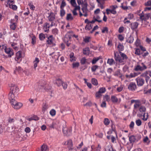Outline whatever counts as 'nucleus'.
I'll return each instance as SVG.
<instances>
[{"label": "nucleus", "mask_w": 151, "mask_h": 151, "mask_svg": "<svg viewBox=\"0 0 151 151\" xmlns=\"http://www.w3.org/2000/svg\"><path fill=\"white\" fill-rule=\"evenodd\" d=\"M88 4L86 2H85L82 6L81 10L82 11L83 13H82L80 11L79 12V16L80 17H81L83 16L85 17H87L88 15V10L87 9Z\"/></svg>", "instance_id": "f257e3e1"}, {"label": "nucleus", "mask_w": 151, "mask_h": 151, "mask_svg": "<svg viewBox=\"0 0 151 151\" xmlns=\"http://www.w3.org/2000/svg\"><path fill=\"white\" fill-rule=\"evenodd\" d=\"M47 40L46 41L47 44L50 46H54L55 45L54 42L55 38L53 37V35H51L47 37Z\"/></svg>", "instance_id": "f03ea898"}, {"label": "nucleus", "mask_w": 151, "mask_h": 151, "mask_svg": "<svg viewBox=\"0 0 151 151\" xmlns=\"http://www.w3.org/2000/svg\"><path fill=\"white\" fill-rule=\"evenodd\" d=\"M147 68V67L146 65L143 63H141L140 64L137 65L135 66L134 70L135 71H142Z\"/></svg>", "instance_id": "7ed1b4c3"}, {"label": "nucleus", "mask_w": 151, "mask_h": 151, "mask_svg": "<svg viewBox=\"0 0 151 151\" xmlns=\"http://www.w3.org/2000/svg\"><path fill=\"white\" fill-rule=\"evenodd\" d=\"M71 129L68 128L65 125L63 127V132L64 135L69 136L71 134Z\"/></svg>", "instance_id": "20e7f679"}, {"label": "nucleus", "mask_w": 151, "mask_h": 151, "mask_svg": "<svg viewBox=\"0 0 151 151\" xmlns=\"http://www.w3.org/2000/svg\"><path fill=\"white\" fill-rule=\"evenodd\" d=\"M4 51L6 53L8 54V57L9 58L11 57L12 56L14 55L13 50L11 48H7V47H5Z\"/></svg>", "instance_id": "39448f33"}, {"label": "nucleus", "mask_w": 151, "mask_h": 151, "mask_svg": "<svg viewBox=\"0 0 151 151\" xmlns=\"http://www.w3.org/2000/svg\"><path fill=\"white\" fill-rule=\"evenodd\" d=\"M64 145H67L68 150H72L73 149V144L72 140L70 139L67 140V142H65L63 144Z\"/></svg>", "instance_id": "423d86ee"}, {"label": "nucleus", "mask_w": 151, "mask_h": 151, "mask_svg": "<svg viewBox=\"0 0 151 151\" xmlns=\"http://www.w3.org/2000/svg\"><path fill=\"white\" fill-rule=\"evenodd\" d=\"M11 104L12 105V107L16 109H19L22 107L23 105L22 103L17 102L16 101L11 103Z\"/></svg>", "instance_id": "0eeeda50"}, {"label": "nucleus", "mask_w": 151, "mask_h": 151, "mask_svg": "<svg viewBox=\"0 0 151 151\" xmlns=\"http://www.w3.org/2000/svg\"><path fill=\"white\" fill-rule=\"evenodd\" d=\"M47 17L49 21L52 22L55 19V16L54 13L50 12L47 14Z\"/></svg>", "instance_id": "6e6552de"}, {"label": "nucleus", "mask_w": 151, "mask_h": 151, "mask_svg": "<svg viewBox=\"0 0 151 151\" xmlns=\"http://www.w3.org/2000/svg\"><path fill=\"white\" fill-rule=\"evenodd\" d=\"M137 85L138 86H142L145 83V80L140 77H138L136 79Z\"/></svg>", "instance_id": "1a4fd4ad"}, {"label": "nucleus", "mask_w": 151, "mask_h": 151, "mask_svg": "<svg viewBox=\"0 0 151 151\" xmlns=\"http://www.w3.org/2000/svg\"><path fill=\"white\" fill-rule=\"evenodd\" d=\"M114 59L116 61H118L119 63H122V60L121 56L119 55V53L116 51H114Z\"/></svg>", "instance_id": "9d476101"}, {"label": "nucleus", "mask_w": 151, "mask_h": 151, "mask_svg": "<svg viewBox=\"0 0 151 151\" xmlns=\"http://www.w3.org/2000/svg\"><path fill=\"white\" fill-rule=\"evenodd\" d=\"M137 88V86L134 82H131L128 86V88L131 91L135 90Z\"/></svg>", "instance_id": "9b49d317"}, {"label": "nucleus", "mask_w": 151, "mask_h": 151, "mask_svg": "<svg viewBox=\"0 0 151 151\" xmlns=\"http://www.w3.org/2000/svg\"><path fill=\"white\" fill-rule=\"evenodd\" d=\"M22 53L21 51H19L16 54L15 60L17 63H19L22 60Z\"/></svg>", "instance_id": "f8f14e48"}, {"label": "nucleus", "mask_w": 151, "mask_h": 151, "mask_svg": "<svg viewBox=\"0 0 151 151\" xmlns=\"http://www.w3.org/2000/svg\"><path fill=\"white\" fill-rule=\"evenodd\" d=\"M10 27L12 30H15L17 27V22L14 19H11L10 21Z\"/></svg>", "instance_id": "ddd939ff"}, {"label": "nucleus", "mask_w": 151, "mask_h": 151, "mask_svg": "<svg viewBox=\"0 0 151 151\" xmlns=\"http://www.w3.org/2000/svg\"><path fill=\"white\" fill-rule=\"evenodd\" d=\"M73 7L75 8L72 10V13L73 16L74 17L78 15V13L76 12L77 10H78L79 12H80L81 7L79 5L77 6V5Z\"/></svg>", "instance_id": "4468645a"}, {"label": "nucleus", "mask_w": 151, "mask_h": 151, "mask_svg": "<svg viewBox=\"0 0 151 151\" xmlns=\"http://www.w3.org/2000/svg\"><path fill=\"white\" fill-rule=\"evenodd\" d=\"M149 76V70L145 71L141 75V76L144 77L145 78V81L147 82L150 79V77Z\"/></svg>", "instance_id": "2eb2a0df"}, {"label": "nucleus", "mask_w": 151, "mask_h": 151, "mask_svg": "<svg viewBox=\"0 0 151 151\" xmlns=\"http://www.w3.org/2000/svg\"><path fill=\"white\" fill-rule=\"evenodd\" d=\"M129 140L130 143H133L135 142L138 141V139L136 136L133 135H130L129 136Z\"/></svg>", "instance_id": "dca6fc26"}, {"label": "nucleus", "mask_w": 151, "mask_h": 151, "mask_svg": "<svg viewBox=\"0 0 151 151\" xmlns=\"http://www.w3.org/2000/svg\"><path fill=\"white\" fill-rule=\"evenodd\" d=\"M50 28V24L49 23H45L43 24V29L45 32H48Z\"/></svg>", "instance_id": "f3484780"}, {"label": "nucleus", "mask_w": 151, "mask_h": 151, "mask_svg": "<svg viewBox=\"0 0 151 151\" xmlns=\"http://www.w3.org/2000/svg\"><path fill=\"white\" fill-rule=\"evenodd\" d=\"M11 93H17L19 91V88L16 86H13L10 88Z\"/></svg>", "instance_id": "a211bd4d"}, {"label": "nucleus", "mask_w": 151, "mask_h": 151, "mask_svg": "<svg viewBox=\"0 0 151 151\" xmlns=\"http://www.w3.org/2000/svg\"><path fill=\"white\" fill-rule=\"evenodd\" d=\"M14 93H11L9 94V99L10 100L11 103L15 101Z\"/></svg>", "instance_id": "6ab92c4d"}, {"label": "nucleus", "mask_w": 151, "mask_h": 151, "mask_svg": "<svg viewBox=\"0 0 151 151\" xmlns=\"http://www.w3.org/2000/svg\"><path fill=\"white\" fill-rule=\"evenodd\" d=\"M138 75V74L137 73L134 72V73H131L129 75H126V77L128 78H131L134 77Z\"/></svg>", "instance_id": "aec40b11"}, {"label": "nucleus", "mask_w": 151, "mask_h": 151, "mask_svg": "<svg viewBox=\"0 0 151 151\" xmlns=\"http://www.w3.org/2000/svg\"><path fill=\"white\" fill-rule=\"evenodd\" d=\"M44 88L45 90H48L51 89V87L49 86L48 84H46L44 86L41 85L40 86V88L42 89Z\"/></svg>", "instance_id": "412c9836"}, {"label": "nucleus", "mask_w": 151, "mask_h": 151, "mask_svg": "<svg viewBox=\"0 0 151 151\" xmlns=\"http://www.w3.org/2000/svg\"><path fill=\"white\" fill-rule=\"evenodd\" d=\"M90 50L88 47H86L83 49V54L86 55H88L89 54Z\"/></svg>", "instance_id": "4be33fe9"}, {"label": "nucleus", "mask_w": 151, "mask_h": 151, "mask_svg": "<svg viewBox=\"0 0 151 151\" xmlns=\"http://www.w3.org/2000/svg\"><path fill=\"white\" fill-rule=\"evenodd\" d=\"M114 75L115 76L118 77L120 78H122V74L121 73L119 69H118L114 73Z\"/></svg>", "instance_id": "5701e85b"}, {"label": "nucleus", "mask_w": 151, "mask_h": 151, "mask_svg": "<svg viewBox=\"0 0 151 151\" xmlns=\"http://www.w3.org/2000/svg\"><path fill=\"white\" fill-rule=\"evenodd\" d=\"M40 62V60L39 58H36L35 59V60L33 62L34 68L36 69V68L37 66V64L39 63Z\"/></svg>", "instance_id": "b1692460"}, {"label": "nucleus", "mask_w": 151, "mask_h": 151, "mask_svg": "<svg viewBox=\"0 0 151 151\" xmlns=\"http://www.w3.org/2000/svg\"><path fill=\"white\" fill-rule=\"evenodd\" d=\"M139 24L137 22H134L132 23L131 24V28L132 29L134 30L137 28Z\"/></svg>", "instance_id": "393cba45"}, {"label": "nucleus", "mask_w": 151, "mask_h": 151, "mask_svg": "<svg viewBox=\"0 0 151 151\" xmlns=\"http://www.w3.org/2000/svg\"><path fill=\"white\" fill-rule=\"evenodd\" d=\"M107 63L110 65H112L115 64V62L113 58H109L107 60Z\"/></svg>", "instance_id": "a878e982"}, {"label": "nucleus", "mask_w": 151, "mask_h": 151, "mask_svg": "<svg viewBox=\"0 0 151 151\" xmlns=\"http://www.w3.org/2000/svg\"><path fill=\"white\" fill-rule=\"evenodd\" d=\"M74 17L71 13L67 14L66 17V19L68 21H72Z\"/></svg>", "instance_id": "bb28decb"}, {"label": "nucleus", "mask_w": 151, "mask_h": 151, "mask_svg": "<svg viewBox=\"0 0 151 151\" xmlns=\"http://www.w3.org/2000/svg\"><path fill=\"white\" fill-rule=\"evenodd\" d=\"M62 82H63L61 79L60 78H58L55 80L54 83L55 84H56L58 86H59L61 85Z\"/></svg>", "instance_id": "cd10ccee"}, {"label": "nucleus", "mask_w": 151, "mask_h": 151, "mask_svg": "<svg viewBox=\"0 0 151 151\" xmlns=\"http://www.w3.org/2000/svg\"><path fill=\"white\" fill-rule=\"evenodd\" d=\"M139 111L141 114L145 113L146 108L144 106H141L139 107Z\"/></svg>", "instance_id": "c85d7f7f"}, {"label": "nucleus", "mask_w": 151, "mask_h": 151, "mask_svg": "<svg viewBox=\"0 0 151 151\" xmlns=\"http://www.w3.org/2000/svg\"><path fill=\"white\" fill-rule=\"evenodd\" d=\"M119 53L121 56L122 58V62L125 60H126L128 58L126 55L124 53L122 52H119Z\"/></svg>", "instance_id": "c756f323"}, {"label": "nucleus", "mask_w": 151, "mask_h": 151, "mask_svg": "<svg viewBox=\"0 0 151 151\" xmlns=\"http://www.w3.org/2000/svg\"><path fill=\"white\" fill-rule=\"evenodd\" d=\"M69 56L70 58V60L71 62L76 60V58L74 56V54L73 52H71Z\"/></svg>", "instance_id": "7c9ffc66"}, {"label": "nucleus", "mask_w": 151, "mask_h": 151, "mask_svg": "<svg viewBox=\"0 0 151 151\" xmlns=\"http://www.w3.org/2000/svg\"><path fill=\"white\" fill-rule=\"evenodd\" d=\"M134 41V37L131 36H130L126 40V42L130 44H131L133 43Z\"/></svg>", "instance_id": "2f4dec72"}, {"label": "nucleus", "mask_w": 151, "mask_h": 151, "mask_svg": "<svg viewBox=\"0 0 151 151\" xmlns=\"http://www.w3.org/2000/svg\"><path fill=\"white\" fill-rule=\"evenodd\" d=\"M48 148L47 146L45 145H42L41 147V151H48Z\"/></svg>", "instance_id": "473e14b6"}, {"label": "nucleus", "mask_w": 151, "mask_h": 151, "mask_svg": "<svg viewBox=\"0 0 151 151\" xmlns=\"http://www.w3.org/2000/svg\"><path fill=\"white\" fill-rule=\"evenodd\" d=\"M87 60L85 57L82 58L80 60L81 64V65H84L86 63L89 64V63H88Z\"/></svg>", "instance_id": "72a5a7b5"}, {"label": "nucleus", "mask_w": 151, "mask_h": 151, "mask_svg": "<svg viewBox=\"0 0 151 151\" xmlns=\"http://www.w3.org/2000/svg\"><path fill=\"white\" fill-rule=\"evenodd\" d=\"M15 1L14 0H7V3L9 6V8L11 6L15 3Z\"/></svg>", "instance_id": "f704fd0d"}, {"label": "nucleus", "mask_w": 151, "mask_h": 151, "mask_svg": "<svg viewBox=\"0 0 151 151\" xmlns=\"http://www.w3.org/2000/svg\"><path fill=\"white\" fill-rule=\"evenodd\" d=\"M117 48L119 51L120 52L124 50V46L123 45L119 43L117 46Z\"/></svg>", "instance_id": "c9c22d12"}, {"label": "nucleus", "mask_w": 151, "mask_h": 151, "mask_svg": "<svg viewBox=\"0 0 151 151\" xmlns=\"http://www.w3.org/2000/svg\"><path fill=\"white\" fill-rule=\"evenodd\" d=\"M91 37L89 36H86L83 38V41L86 43L89 42L91 41Z\"/></svg>", "instance_id": "e433bc0d"}, {"label": "nucleus", "mask_w": 151, "mask_h": 151, "mask_svg": "<svg viewBox=\"0 0 151 151\" xmlns=\"http://www.w3.org/2000/svg\"><path fill=\"white\" fill-rule=\"evenodd\" d=\"M139 18L142 21L144 20L145 21V19H144L146 17L145 16V14H144L143 12H142V13L139 14Z\"/></svg>", "instance_id": "4c0bfd02"}, {"label": "nucleus", "mask_w": 151, "mask_h": 151, "mask_svg": "<svg viewBox=\"0 0 151 151\" xmlns=\"http://www.w3.org/2000/svg\"><path fill=\"white\" fill-rule=\"evenodd\" d=\"M45 35L42 33H41L39 35V39L41 41L44 40L45 39Z\"/></svg>", "instance_id": "58836bf2"}, {"label": "nucleus", "mask_w": 151, "mask_h": 151, "mask_svg": "<svg viewBox=\"0 0 151 151\" xmlns=\"http://www.w3.org/2000/svg\"><path fill=\"white\" fill-rule=\"evenodd\" d=\"M111 100L114 103H116L118 101V99L114 96H111Z\"/></svg>", "instance_id": "ea45409f"}, {"label": "nucleus", "mask_w": 151, "mask_h": 151, "mask_svg": "<svg viewBox=\"0 0 151 151\" xmlns=\"http://www.w3.org/2000/svg\"><path fill=\"white\" fill-rule=\"evenodd\" d=\"M106 151H116L115 149H114L110 145H108L106 149Z\"/></svg>", "instance_id": "a19ab883"}, {"label": "nucleus", "mask_w": 151, "mask_h": 151, "mask_svg": "<svg viewBox=\"0 0 151 151\" xmlns=\"http://www.w3.org/2000/svg\"><path fill=\"white\" fill-rule=\"evenodd\" d=\"M145 113H143L141 114V115H142V116L143 117V118H142V120H143L144 121H147V119H148L149 117V115L148 114V113H147V115H146V117H145Z\"/></svg>", "instance_id": "79ce46f5"}, {"label": "nucleus", "mask_w": 151, "mask_h": 151, "mask_svg": "<svg viewBox=\"0 0 151 151\" xmlns=\"http://www.w3.org/2000/svg\"><path fill=\"white\" fill-rule=\"evenodd\" d=\"M28 5L29 6L31 9L32 10H34L35 9V6L33 5L32 2L31 1L29 2L28 4Z\"/></svg>", "instance_id": "37998d69"}, {"label": "nucleus", "mask_w": 151, "mask_h": 151, "mask_svg": "<svg viewBox=\"0 0 151 151\" xmlns=\"http://www.w3.org/2000/svg\"><path fill=\"white\" fill-rule=\"evenodd\" d=\"M134 44L137 47H139L140 46H141V43L140 40L139 39L137 38L136 40V41L134 43Z\"/></svg>", "instance_id": "c03bdc74"}, {"label": "nucleus", "mask_w": 151, "mask_h": 151, "mask_svg": "<svg viewBox=\"0 0 151 151\" xmlns=\"http://www.w3.org/2000/svg\"><path fill=\"white\" fill-rule=\"evenodd\" d=\"M15 119L12 118L10 117H9L8 119V122L9 123L12 124L14 123L15 121Z\"/></svg>", "instance_id": "a18cd8bd"}, {"label": "nucleus", "mask_w": 151, "mask_h": 151, "mask_svg": "<svg viewBox=\"0 0 151 151\" xmlns=\"http://www.w3.org/2000/svg\"><path fill=\"white\" fill-rule=\"evenodd\" d=\"M65 13V12L64 9H60V15L61 17H63L64 16Z\"/></svg>", "instance_id": "49530a36"}, {"label": "nucleus", "mask_w": 151, "mask_h": 151, "mask_svg": "<svg viewBox=\"0 0 151 151\" xmlns=\"http://www.w3.org/2000/svg\"><path fill=\"white\" fill-rule=\"evenodd\" d=\"M92 83L94 85L97 86L98 84V82L97 79L95 78H92L91 79Z\"/></svg>", "instance_id": "de8ad7c7"}, {"label": "nucleus", "mask_w": 151, "mask_h": 151, "mask_svg": "<svg viewBox=\"0 0 151 151\" xmlns=\"http://www.w3.org/2000/svg\"><path fill=\"white\" fill-rule=\"evenodd\" d=\"M102 96V94L99 91L96 92L95 94L96 97L97 99H99L101 98Z\"/></svg>", "instance_id": "09e8293b"}, {"label": "nucleus", "mask_w": 151, "mask_h": 151, "mask_svg": "<svg viewBox=\"0 0 151 151\" xmlns=\"http://www.w3.org/2000/svg\"><path fill=\"white\" fill-rule=\"evenodd\" d=\"M100 59V57L97 58H94L92 61V63L93 64H94L96 63V62Z\"/></svg>", "instance_id": "8fccbe9b"}, {"label": "nucleus", "mask_w": 151, "mask_h": 151, "mask_svg": "<svg viewBox=\"0 0 151 151\" xmlns=\"http://www.w3.org/2000/svg\"><path fill=\"white\" fill-rule=\"evenodd\" d=\"M48 105L46 104H45L43 105L42 108V111H45L48 109Z\"/></svg>", "instance_id": "3c124183"}, {"label": "nucleus", "mask_w": 151, "mask_h": 151, "mask_svg": "<svg viewBox=\"0 0 151 151\" xmlns=\"http://www.w3.org/2000/svg\"><path fill=\"white\" fill-rule=\"evenodd\" d=\"M36 42V37L35 35H33L32 37L31 43L32 45L35 44Z\"/></svg>", "instance_id": "603ef678"}, {"label": "nucleus", "mask_w": 151, "mask_h": 151, "mask_svg": "<svg viewBox=\"0 0 151 151\" xmlns=\"http://www.w3.org/2000/svg\"><path fill=\"white\" fill-rule=\"evenodd\" d=\"M52 34L55 35H58V30L57 28L53 29L52 31Z\"/></svg>", "instance_id": "864d4df0"}, {"label": "nucleus", "mask_w": 151, "mask_h": 151, "mask_svg": "<svg viewBox=\"0 0 151 151\" xmlns=\"http://www.w3.org/2000/svg\"><path fill=\"white\" fill-rule=\"evenodd\" d=\"M104 123L105 125L107 126L109 124L110 121L109 119L107 118H105L104 119Z\"/></svg>", "instance_id": "5fc2aeb1"}, {"label": "nucleus", "mask_w": 151, "mask_h": 151, "mask_svg": "<svg viewBox=\"0 0 151 151\" xmlns=\"http://www.w3.org/2000/svg\"><path fill=\"white\" fill-rule=\"evenodd\" d=\"M56 113V111L54 109H51L50 112V115L52 116H54L55 115Z\"/></svg>", "instance_id": "6e6d98bb"}, {"label": "nucleus", "mask_w": 151, "mask_h": 151, "mask_svg": "<svg viewBox=\"0 0 151 151\" xmlns=\"http://www.w3.org/2000/svg\"><path fill=\"white\" fill-rule=\"evenodd\" d=\"M98 66L97 65H94L92 66L91 67V70L92 72H94L98 68Z\"/></svg>", "instance_id": "4d7b16f0"}, {"label": "nucleus", "mask_w": 151, "mask_h": 151, "mask_svg": "<svg viewBox=\"0 0 151 151\" xmlns=\"http://www.w3.org/2000/svg\"><path fill=\"white\" fill-rule=\"evenodd\" d=\"M99 91L101 94L103 93L106 92V89L105 87H101L100 88Z\"/></svg>", "instance_id": "13d9d810"}, {"label": "nucleus", "mask_w": 151, "mask_h": 151, "mask_svg": "<svg viewBox=\"0 0 151 151\" xmlns=\"http://www.w3.org/2000/svg\"><path fill=\"white\" fill-rule=\"evenodd\" d=\"M92 28V25L91 24H87L85 27V29L86 30H89Z\"/></svg>", "instance_id": "bf43d9fd"}, {"label": "nucleus", "mask_w": 151, "mask_h": 151, "mask_svg": "<svg viewBox=\"0 0 151 151\" xmlns=\"http://www.w3.org/2000/svg\"><path fill=\"white\" fill-rule=\"evenodd\" d=\"M79 65V63L78 62L73 63L72 64L73 68L78 67Z\"/></svg>", "instance_id": "052dcab7"}, {"label": "nucleus", "mask_w": 151, "mask_h": 151, "mask_svg": "<svg viewBox=\"0 0 151 151\" xmlns=\"http://www.w3.org/2000/svg\"><path fill=\"white\" fill-rule=\"evenodd\" d=\"M96 21L98 22H99L100 23V22H102V21H98L97 19H96L95 17H93V20L91 21L90 22L91 23H95V22H96Z\"/></svg>", "instance_id": "680f3d73"}, {"label": "nucleus", "mask_w": 151, "mask_h": 151, "mask_svg": "<svg viewBox=\"0 0 151 151\" xmlns=\"http://www.w3.org/2000/svg\"><path fill=\"white\" fill-rule=\"evenodd\" d=\"M135 122L136 125L138 126H140L142 124L141 121L139 119L136 120Z\"/></svg>", "instance_id": "e2e57ef3"}, {"label": "nucleus", "mask_w": 151, "mask_h": 151, "mask_svg": "<svg viewBox=\"0 0 151 151\" xmlns=\"http://www.w3.org/2000/svg\"><path fill=\"white\" fill-rule=\"evenodd\" d=\"M9 8L14 10H16L17 9V6L16 5L13 4Z\"/></svg>", "instance_id": "0e129e2a"}, {"label": "nucleus", "mask_w": 151, "mask_h": 151, "mask_svg": "<svg viewBox=\"0 0 151 151\" xmlns=\"http://www.w3.org/2000/svg\"><path fill=\"white\" fill-rule=\"evenodd\" d=\"M66 5L65 1H63L60 6V9H64V7Z\"/></svg>", "instance_id": "69168bd1"}, {"label": "nucleus", "mask_w": 151, "mask_h": 151, "mask_svg": "<svg viewBox=\"0 0 151 151\" xmlns=\"http://www.w3.org/2000/svg\"><path fill=\"white\" fill-rule=\"evenodd\" d=\"M70 3L72 6L73 7L77 5L75 0H70Z\"/></svg>", "instance_id": "338daca9"}, {"label": "nucleus", "mask_w": 151, "mask_h": 151, "mask_svg": "<svg viewBox=\"0 0 151 151\" xmlns=\"http://www.w3.org/2000/svg\"><path fill=\"white\" fill-rule=\"evenodd\" d=\"M123 88V86L122 85H121L117 88L116 90L118 92H120L122 90Z\"/></svg>", "instance_id": "774afa93"}]
</instances>
